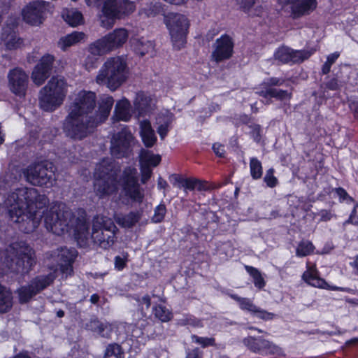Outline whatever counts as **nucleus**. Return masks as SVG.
<instances>
[{"instance_id":"1","label":"nucleus","mask_w":358,"mask_h":358,"mask_svg":"<svg viewBox=\"0 0 358 358\" xmlns=\"http://www.w3.org/2000/svg\"><path fill=\"white\" fill-rule=\"evenodd\" d=\"M9 218L24 233L34 231L44 217L46 229L57 235L72 232L80 247L88 243L87 213L83 209L72 213L64 204H55L45 210L48 202L44 195L32 187H20L2 197Z\"/></svg>"},{"instance_id":"2","label":"nucleus","mask_w":358,"mask_h":358,"mask_svg":"<svg viewBox=\"0 0 358 358\" xmlns=\"http://www.w3.org/2000/svg\"><path fill=\"white\" fill-rule=\"evenodd\" d=\"M90 92L75 93L69 106L63 129L67 136L81 140L87 136L90 128Z\"/></svg>"},{"instance_id":"3","label":"nucleus","mask_w":358,"mask_h":358,"mask_svg":"<svg viewBox=\"0 0 358 358\" xmlns=\"http://www.w3.org/2000/svg\"><path fill=\"white\" fill-rule=\"evenodd\" d=\"M35 263L34 251L24 242L13 243L6 250H0V275L27 273Z\"/></svg>"},{"instance_id":"4","label":"nucleus","mask_w":358,"mask_h":358,"mask_svg":"<svg viewBox=\"0 0 358 358\" xmlns=\"http://www.w3.org/2000/svg\"><path fill=\"white\" fill-rule=\"evenodd\" d=\"M69 85L64 78L52 76L40 90L39 106L42 110L52 112L61 106L68 94Z\"/></svg>"},{"instance_id":"5","label":"nucleus","mask_w":358,"mask_h":358,"mask_svg":"<svg viewBox=\"0 0 358 358\" xmlns=\"http://www.w3.org/2000/svg\"><path fill=\"white\" fill-rule=\"evenodd\" d=\"M116 231L117 228L110 218L98 215L92 221L91 239L94 245L108 249L115 243Z\"/></svg>"},{"instance_id":"6","label":"nucleus","mask_w":358,"mask_h":358,"mask_svg":"<svg viewBox=\"0 0 358 358\" xmlns=\"http://www.w3.org/2000/svg\"><path fill=\"white\" fill-rule=\"evenodd\" d=\"M119 169L110 160H103L94 172V188L101 194H109L117 189V174Z\"/></svg>"},{"instance_id":"7","label":"nucleus","mask_w":358,"mask_h":358,"mask_svg":"<svg viewBox=\"0 0 358 358\" xmlns=\"http://www.w3.org/2000/svg\"><path fill=\"white\" fill-rule=\"evenodd\" d=\"M96 1L103 4L101 25L106 29H110L114 25L115 19H120L132 13L136 8L134 3L129 0Z\"/></svg>"},{"instance_id":"8","label":"nucleus","mask_w":358,"mask_h":358,"mask_svg":"<svg viewBox=\"0 0 358 358\" xmlns=\"http://www.w3.org/2000/svg\"><path fill=\"white\" fill-rule=\"evenodd\" d=\"M52 3L45 0H30L21 9L22 21L31 27H40L52 13Z\"/></svg>"},{"instance_id":"9","label":"nucleus","mask_w":358,"mask_h":358,"mask_svg":"<svg viewBox=\"0 0 358 358\" xmlns=\"http://www.w3.org/2000/svg\"><path fill=\"white\" fill-rule=\"evenodd\" d=\"M22 173L26 180L33 185L50 187L55 181L52 165L48 162L30 164Z\"/></svg>"},{"instance_id":"10","label":"nucleus","mask_w":358,"mask_h":358,"mask_svg":"<svg viewBox=\"0 0 358 358\" xmlns=\"http://www.w3.org/2000/svg\"><path fill=\"white\" fill-rule=\"evenodd\" d=\"M165 22L169 30L173 48L180 50L186 43V34L189 27L187 18L178 13H169L165 17Z\"/></svg>"},{"instance_id":"11","label":"nucleus","mask_w":358,"mask_h":358,"mask_svg":"<svg viewBox=\"0 0 358 358\" xmlns=\"http://www.w3.org/2000/svg\"><path fill=\"white\" fill-rule=\"evenodd\" d=\"M128 32L124 29H116L113 32L91 44V53L103 55L122 46L128 38Z\"/></svg>"},{"instance_id":"12","label":"nucleus","mask_w":358,"mask_h":358,"mask_svg":"<svg viewBox=\"0 0 358 358\" xmlns=\"http://www.w3.org/2000/svg\"><path fill=\"white\" fill-rule=\"evenodd\" d=\"M111 154L117 158L129 155L131 146L134 143V138L127 127L115 134L111 138Z\"/></svg>"},{"instance_id":"13","label":"nucleus","mask_w":358,"mask_h":358,"mask_svg":"<svg viewBox=\"0 0 358 358\" xmlns=\"http://www.w3.org/2000/svg\"><path fill=\"white\" fill-rule=\"evenodd\" d=\"M137 173L135 168H125L122 173V182L126 195L132 201L141 203L144 199V190L138 183Z\"/></svg>"},{"instance_id":"14","label":"nucleus","mask_w":358,"mask_h":358,"mask_svg":"<svg viewBox=\"0 0 358 358\" xmlns=\"http://www.w3.org/2000/svg\"><path fill=\"white\" fill-rule=\"evenodd\" d=\"M315 50H295L289 47L282 45L277 49L274 58L282 64H299L307 60Z\"/></svg>"},{"instance_id":"15","label":"nucleus","mask_w":358,"mask_h":358,"mask_svg":"<svg viewBox=\"0 0 358 358\" xmlns=\"http://www.w3.org/2000/svg\"><path fill=\"white\" fill-rule=\"evenodd\" d=\"M77 256V252L73 248H64L51 254H47L50 261L56 262L61 272L67 277L73 272L72 264Z\"/></svg>"},{"instance_id":"16","label":"nucleus","mask_w":358,"mask_h":358,"mask_svg":"<svg viewBox=\"0 0 358 358\" xmlns=\"http://www.w3.org/2000/svg\"><path fill=\"white\" fill-rule=\"evenodd\" d=\"M55 275L50 273L36 278L29 286H24L17 290L20 303L27 302L33 296L48 287L54 280Z\"/></svg>"},{"instance_id":"17","label":"nucleus","mask_w":358,"mask_h":358,"mask_svg":"<svg viewBox=\"0 0 358 358\" xmlns=\"http://www.w3.org/2000/svg\"><path fill=\"white\" fill-rule=\"evenodd\" d=\"M129 76L128 69H104L97 76L99 83H106L112 91L117 90Z\"/></svg>"},{"instance_id":"18","label":"nucleus","mask_w":358,"mask_h":358,"mask_svg":"<svg viewBox=\"0 0 358 358\" xmlns=\"http://www.w3.org/2000/svg\"><path fill=\"white\" fill-rule=\"evenodd\" d=\"M243 342L249 350L254 352L262 353L266 352L271 355H285L282 350L279 346L262 338H256L252 336H248L245 338Z\"/></svg>"},{"instance_id":"19","label":"nucleus","mask_w":358,"mask_h":358,"mask_svg":"<svg viewBox=\"0 0 358 358\" xmlns=\"http://www.w3.org/2000/svg\"><path fill=\"white\" fill-rule=\"evenodd\" d=\"M8 86L16 96L24 97L28 84V76L22 69H12L8 75Z\"/></svg>"},{"instance_id":"20","label":"nucleus","mask_w":358,"mask_h":358,"mask_svg":"<svg viewBox=\"0 0 358 358\" xmlns=\"http://www.w3.org/2000/svg\"><path fill=\"white\" fill-rule=\"evenodd\" d=\"M234 43L227 35L216 41V48L212 53V59L216 62L229 59L233 52Z\"/></svg>"},{"instance_id":"21","label":"nucleus","mask_w":358,"mask_h":358,"mask_svg":"<svg viewBox=\"0 0 358 358\" xmlns=\"http://www.w3.org/2000/svg\"><path fill=\"white\" fill-rule=\"evenodd\" d=\"M114 100L112 96H103L99 101V108L93 117H91V127H97L108 118Z\"/></svg>"},{"instance_id":"22","label":"nucleus","mask_w":358,"mask_h":358,"mask_svg":"<svg viewBox=\"0 0 358 358\" xmlns=\"http://www.w3.org/2000/svg\"><path fill=\"white\" fill-rule=\"evenodd\" d=\"M0 39L4 43L6 49L9 50L17 49L23 42L21 38L17 36L14 27L10 25L2 27Z\"/></svg>"},{"instance_id":"23","label":"nucleus","mask_w":358,"mask_h":358,"mask_svg":"<svg viewBox=\"0 0 358 358\" xmlns=\"http://www.w3.org/2000/svg\"><path fill=\"white\" fill-rule=\"evenodd\" d=\"M291 4L292 14L294 17H299L303 15H308L317 7L316 0H294L289 1Z\"/></svg>"},{"instance_id":"24","label":"nucleus","mask_w":358,"mask_h":358,"mask_svg":"<svg viewBox=\"0 0 358 358\" xmlns=\"http://www.w3.org/2000/svg\"><path fill=\"white\" fill-rule=\"evenodd\" d=\"M134 105L140 115H145L154 109L155 101L150 95L144 92H139L136 94Z\"/></svg>"},{"instance_id":"25","label":"nucleus","mask_w":358,"mask_h":358,"mask_svg":"<svg viewBox=\"0 0 358 358\" xmlns=\"http://www.w3.org/2000/svg\"><path fill=\"white\" fill-rule=\"evenodd\" d=\"M130 102L124 99L117 102L114 114L112 117L113 122L124 121L127 122L131 117Z\"/></svg>"},{"instance_id":"26","label":"nucleus","mask_w":358,"mask_h":358,"mask_svg":"<svg viewBox=\"0 0 358 358\" xmlns=\"http://www.w3.org/2000/svg\"><path fill=\"white\" fill-rule=\"evenodd\" d=\"M140 135L146 148H152L156 143L157 136L150 121L143 120L140 122Z\"/></svg>"},{"instance_id":"27","label":"nucleus","mask_w":358,"mask_h":358,"mask_svg":"<svg viewBox=\"0 0 358 358\" xmlns=\"http://www.w3.org/2000/svg\"><path fill=\"white\" fill-rule=\"evenodd\" d=\"M303 280L308 284L319 288H328L329 285L327 282L320 278L317 271L314 268H309L305 271L302 275Z\"/></svg>"},{"instance_id":"28","label":"nucleus","mask_w":358,"mask_h":358,"mask_svg":"<svg viewBox=\"0 0 358 358\" xmlns=\"http://www.w3.org/2000/svg\"><path fill=\"white\" fill-rule=\"evenodd\" d=\"M85 37V33L82 31H74L71 34L61 37L59 41V44L60 45L61 48L65 50L66 48L73 46L84 40Z\"/></svg>"},{"instance_id":"29","label":"nucleus","mask_w":358,"mask_h":358,"mask_svg":"<svg viewBox=\"0 0 358 358\" xmlns=\"http://www.w3.org/2000/svg\"><path fill=\"white\" fill-rule=\"evenodd\" d=\"M142 217V212L132 211L123 216H120L116 219L117 223L125 228L134 227Z\"/></svg>"},{"instance_id":"30","label":"nucleus","mask_w":358,"mask_h":358,"mask_svg":"<svg viewBox=\"0 0 358 358\" xmlns=\"http://www.w3.org/2000/svg\"><path fill=\"white\" fill-rule=\"evenodd\" d=\"M131 43L135 52L141 56L153 51V43L144 38H133Z\"/></svg>"},{"instance_id":"31","label":"nucleus","mask_w":358,"mask_h":358,"mask_svg":"<svg viewBox=\"0 0 358 358\" xmlns=\"http://www.w3.org/2000/svg\"><path fill=\"white\" fill-rule=\"evenodd\" d=\"M91 331L96 336L108 338L112 333V327L108 322L94 320L91 321Z\"/></svg>"},{"instance_id":"32","label":"nucleus","mask_w":358,"mask_h":358,"mask_svg":"<svg viewBox=\"0 0 358 358\" xmlns=\"http://www.w3.org/2000/svg\"><path fill=\"white\" fill-rule=\"evenodd\" d=\"M13 306L11 292L6 287L0 285V313L8 312Z\"/></svg>"},{"instance_id":"33","label":"nucleus","mask_w":358,"mask_h":358,"mask_svg":"<svg viewBox=\"0 0 358 358\" xmlns=\"http://www.w3.org/2000/svg\"><path fill=\"white\" fill-rule=\"evenodd\" d=\"M257 0H236L239 9L250 16H259L262 14L261 7L254 8Z\"/></svg>"},{"instance_id":"34","label":"nucleus","mask_w":358,"mask_h":358,"mask_svg":"<svg viewBox=\"0 0 358 358\" xmlns=\"http://www.w3.org/2000/svg\"><path fill=\"white\" fill-rule=\"evenodd\" d=\"M140 160L148 167L149 166H157L161 162V157L149 150L142 149L140 152Z\"/></svg>"},{"instance_id":"35","label":"nucleus","mask_w":358,"mask_h":358,"mask_svg":"<svg viewBox=\"0 0 358 358\" xmlns=\"http://www.w3.org/2000/svg\"><path fill=\"white\" fill-rule=\"evenodd\" d=\"M50 69H33L31 79L38 86L41 85L50 76Z\"/></svg>"},{"instance_id":"36","label":"nucleus","mask_w":358,"mask_h":358,"mask_svg":"<svg viewBox=\"0 0 358 358\" xmlns=\"http://www.w3.org/2000/svg\"><path fill=\"white\" fill-rule=\"evenodd\" d=\"M315 250V246L308 240H302L298 244L296 249V255L299 257H306L311 255Z\"/></svg>"},{"instance_id":"37","label":"nucleus","mask_w":358,"mask_h":358,"mask_svg":"<svg viewBox=\"0 0 358 358\" xmlns=\"http://www.w3.org/2000/svg\"><path fill=\"white\" fill-rule=\"evenodd\" d=\"M260 94L264 97L268 96L275 98L279 100L290 99L292 92L287 90H278L275 88H269L265 92H262Z\"/></svg>"},{"instance_id":"38","label":"nucleus","mask_w":358,"mask_h":358,"mask_svg":"<svg viewBox=\"0 0 358 358\" xmlns=\"http://www.w3.org/2000/svg\"><path fill=\"white\" fill-rule=\"evenodd\" d=\"M153 313L156 318L162 322H166L171 320L172 313L165 306L158 305L153 307Z\"/></svg>"},{"instance_id":"39","label":"nucleus","mask_w":358,"mask_h":358,"mask_svg":"<svg viewBox=\"0 0 358 358\" xmlns=\"http://www.w3.org/2000/svg\"><path fill=\"white\" fill-rule=\"evenodd\" d=\"M130 63L127 56H116L109 58L104 64V67H127Z\"/></svg>"},{"instance_id":"40","label":"nucleus","mask_w":358,"mask_h":358,"mask_svg":"<svg viewBox=\"0 0 358 358\" xmlns=\"http://www.w3.org/2000/svg\"><path fill=\"white\" fill-rule=\"evenodd\" d=\"M104 358H124L121 346L117 343L108 345L105 351Z\"/></svg>"},{"instance_id":"41","label":"nucleus","mask_w":358,"mask_h":358,"mask_svg":"<svg viewBox=\"0 0 358 358\" xmlns=\"http://www.w3.org/2000/svg\"><path fill=\"white\" fill-rule=\"evenodd\" d=\"M245 270L252 277L255 285L259 289H262L265 285V281L262 276L261 273L255 267L245 266Z\"/></svg>"},{"instance_id":"42","label":"nucleus","mask_w":358,"mask_h":358,"mask_svg":"<svg viewBox=\"0 0 358 358\" xmlns=\"http://www.w3.org/2000/svg\"><path fill=\"white\" fill-rule=\"evenodd\" d=\"M231 298L238 302L242 310H248L252 314L257 311L258 307L255 305L250 299L248 298H241L236 295H231Z\"/></svg>"},{"instance_id":"43","label":"nucleus","mask_w":358,"mask_h":358,"mask_svg":"<svg viewBox=\"0 0 358 358\" xmlns=\"http://www.w3.org/2000/svg\"><path fill=\"white\" fill-rule=\"evenodd\" d=\"M250 169L254 180L259 179L262 176V163L257 158H252L250 162Z\"/></svg>"},{"instance_id":"44","label":"nucleus","mask_w":358,"mask_h":358,"mask_svg":"<svg viewBox=\"0 0 358 358\" xmlns=\"http://www.w3.org/2000/svg\"><path fill=\"white\" fill-rule=\"evenodd\" d=\"M166 214V207L165 204L160 203L154 210V214L151 217V221L153 223L162 222Z\"/></svg>"},{"instance_id":"45","label":"nucleus","mask_w":358,"mask_h":358,"mask_svg":"<svg viewBox=\"0 0 358 358\" xmlns=\"http://www.w3.org/2000/svg\"><path fill=\"white\" fill-rule=\"evenodd\" d=\"M65 20L70 26L74 27L83 23V16L80 12L73 11L71 14H67Z\"/></svg>"},{"instance_id":"46","label":"nucleus","mask_w":358,"mask_h":358,"mask_svg":"<svg viewBox=\"0 0 358 358\" xmlns=\"http://www.w3.org/2000/svg\"><path fill=\"white\" fill-rule=\"evenodd\" d=\"M174 177L176 182L181 184L182 187L185 189L193 190L196 188L197 179H182L176 175H175Z\"/></svg>"},{"instance_id":"47","label":"nucleus","mask_w":358,"mask_h":358,"mask_svg":"<svg viewBox=\"0 0 358 358\" xmlns=\"http://www.w3.org/2000/svg\"><path fill=\"white\" fill-rule=\"evenodd\" d=\"M54 61V56L47 53L41 57L39 62L37 63L34 67H53L52 64Z\"/></svg>"},{"instance_id":"48","label":"nucleus","mask_w":358,"mask_h":358,"mask_svg":"<svg viewBox=\"0 0 358 358\" xmlns=\"http://www.w3.org/2000/svg\"><path fill=\"white\" fill-rule=\"evenodd\" d=\"M274 170L270 169L266 171V173L264 178V182L269 187H274L278 184V179L273 175Z\"/></svg>"},{"instance_id":"49","label":"nucleus","mask_w":358,"mask_h":358,"mask_svg":"<svg viewBox=\"0 0 358 358\" xmlns=\"http://www.w3.org/2000/svg\"><path fill=\"white\" fill-rule=\"evenodd\" d=\"M192 339L195 343L201 345L203 348L209 346V345H213L215 344V339L213 338H203V337H199L196 335L192 336Z\"/></svg>"},{"instance_id":"50","label":"nucleus","mask_w":358,"mask_h":358,"mask_svg":"<svg viewBox=\"0 0 358 358\" xmlns=\"http://www.w3.org/2000/svg\"><path fill=\"white\" fill-rule=\"evenodd\" d=\"M258 318L264 320H272L275 317V315L273 313L268 312L260 308H257V311L254 313Z\"/></svg>"},{"instance_id":"51","label":"nucleus","mask_w":358,"mask_h":358,"mask_svg":"<svg viewBox=\"0 0 358 358\" xmlns=\"http://www.w3.org/2000/svg\"><path fill=\"white\" fill-rule=\"evenodd\" d=\"M128 254L125 253L122 257L116 256L115 257V268L118 271H122L127 266V262H128Z\"/></svg>"},{"instance_id":"52","label":"nucleus","mask_w":358,"mask_h":358,"mask_svg":"<svg viewBox=\"0 0 358 358\" xmlns=\"http://www.w3.org/2000/svg\"><path fill=\"white\" fill-rule=\"evenodd\" d=\"M358 208V203H355L353 210L351 212V214L345 222L344 225L346 224H357L358 223V217L357 216V208Z\"/></svg>"},{"instance_id":"53","label":"nucleus","mask_w":358,"mask_h":358,"mask_svg":"<svg viewBox=\"0 0 358 358\" xmlns=\"http://www.w3.org/2000/svg\"><path fill=\"white\" fill-rule=\"evenodd\" d=\"M252 129L251 135L256 142H259L261 139L260 131L261 127L259 124H253L250 126Z\"/></svg>"},{"instance_id":"54","label":"nucleus","mask_w":358,"mask_h":358,"mask_svg":"<svg viewBox=\"0 0 358 358\" xmlns=\"http://www.w3.org/2000/svg\"><path fill=\"white\" fill-rule=\"evenodd\" d=\"M170 122H166L164 124H162L159 126L157 128V132L159 134L162 139H164L165 136H166L168 131H169V127Z\"/></svg>"},{"instance_id":"55","label":"nucleus","mask_w":358,"mask_h":358,"mask_svg":"<svg viewBox=\"0 0 358 358\" xmlns=\"http://www.w3.org/2000/svg\"><path fill=\"white\" fill-rule=\"evenodd\" d=\"M40 55L38 52H36V51H33L31 53H29L28 55H27V62L29 64H37L39 62V60H40Z\"/></svg>"},{"instance_id":"56","label":"nucleus","mask_w":358,"mask_h":358,"mask_svg":"<svg viewBox=\"0 0 358 358\" xmlns=\"http://www.w3.org/2000/svg\"><path fill=\"white\" fill-rule=\"evenodd\" d=\"M141 182L143 184L146 183L152 175V170L148 166H143L142 169Z\"/></svg>"},{"instance_id":"57","label":"nucleus","mask_w":358,"mask_h":358,"mask_svg":"<svg viewBox=\"0 0 358 358\" xmlns=\"http://www.w3.org/2000/svg\"><path fill=\"white\" fill-rule=\"evenodd\" d=\"M335 192L341 200L348 199L350 201H354V199L348 195L347 192L343 188H336Z\"/></svg>"},{"instance_id":"58","label":"nucleus","mask_w":358,"mask_h":358,"mask_svg":"<svg viewBox=\"0 0 358 358\" xmlns=\"http://www.w3.org/2000/svg\"><path fill=\"white\" fill-rule=\"evenodd\" d=\"M213 150L217 156L224 157L225 152L224 145L217 143H214L213 145Z\"/></svg>"},{"instance_id":"59","label":"nucleus","mask_w":358,"mask_h":358,"mask_svg":"<svg viewBox=\"0 0 358 358\" xmlns=\"http://www.w3.org/2000/svg\"><path fill=\"white\" fill-rule=\"evenodd\" d=\"M338 57L339 53L338 52H334L329 55L327 57V60L324 65V67H330L332 64H334V63L338 58Z\"/></svg>"},{"instance_id":"60","label":"nucleus","mask_w":358,"mask_h":358,"mask_svg":"<svg viewBox=\"0 0 358 358\" xmlns=\"http://www.w3.org/2000/svg\"><path fill=\"white\" fill-rule=\"evenodd\" d=\"M320 215L321 217L320 220L324 222L330 220L334 216L331 211L327 210H322L320 212Z\"/></svg>"},{"instance_id":"61","label":"nucleus","mask_w":358,"mask_h":358,"mask_svg":"<svg viewBox=\"0 0 358 358\" xmlns=\"http://www.w3.org/2000/svg\"><path fill=\"white\" fill-rule=\"evenodd\" d=\"M210 188L208 182L204 180H197L196 188L199 191L208 190Z\"/></svg>"},{"instance_id":"62","label":"nucleus","mask_w":358,"mask_h":358,"mask_svg":"<svg viewBox=\"0 0 358 358\" xmlns=\"http://www.w3.org/2000/svg\"><path fill=\"white\" fill-rule=\"evenodd\" d=\"M186 358H202V352L199 348H195L187 353Z\"/></svg>"},{"instance_id":"63","label":"nucleus","mask_w":358,"mask_h":358,"mask_svg":"<svg viewBox=\"0 0 358 358\" xmlns=\"http://www.w3.org/2000/svg\"><path fill=\"white\" fill-rule=\"evenodd\" d=\"M326 86L331 90H337L339 88L338 80L335 78L331 79L328 83H327Z\"/></svg>"},{"instance_id":"64","label":"nucleus","mask_w":358,"mask_h":358,"mask_svg":"<svg viewBox=\"0 0 358 358\" xmlns=\"http://www.w3.org/2000/svg\"><path fill=\"white\" fill-rule=\"evenodd\" d=\"M145 10V14L147 15V16H152V15H156L157 13L159 12V6H157V5H155L153 6V8L152 9H149V10H146V9H144Z\"/></svg>"}]
</instances>
